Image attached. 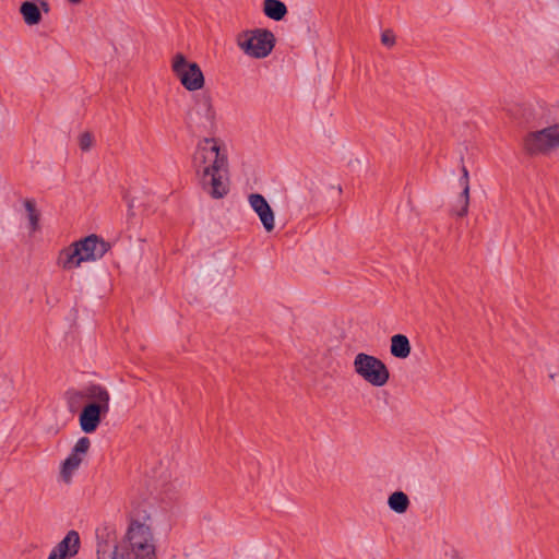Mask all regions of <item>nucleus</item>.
Masks as SVG:
<instances>
[{
    "instance_id": "nucleus-1",
    "label": "nucleus",
    "mask_w": 559,
    "mask_h": 559,
    "mask_svg": "<svg viewBox=\"0 0 559 559\" xmlns=\"http://www.w3.org/2000/svg\"><path fill=\"white\" fill-rule=\"evenodd\" d=\"M192 166L200 186L213 199L228 193V158L225 152H221L216 138H203L198 142Z\"/></svg>"
},
{
    "instance_id": "nucleus-2",
    "label": "nucleus",
    "mask_w": 559,
    "mask_h": 559,
    "mask_svg": "<svg viewBox=\"0 0 559 559\" xmlns=\"http://www.w3.org/2000/svg\"><path fill=\"white\" fill-rule=\"evenodd\" d=\"M120 559H156L152 528L145 522L131 519L121 540Z\"/></svg>"
},
{
    "instance_id": "nucleus-3",
    "label": "nucleus",
    "mask_w": 559,
    "mask_h": 559,
    "mask_svg": "<svg viewBox=\"0 0 559 559\" xmlns=\"http://www.w3.org/2000/svg\"><path fill=\"white\" fill-rule=\"evenodd\" d=\"M109 248L108 242L96 235H90L62 249L59 252L57 264L63 270H72L79 267L82 262L102 259Z\"/></svg>"
},
{
    "instance_id": "nucleus-4",
    "label": "nucleus",
    "mask_w": 559,
    "mask_h": 559,
    "mask_svg": "<svg viewBox=\"0 0 559 559\" xmlns=\"http://www.w3.org/2000/svg\"><path fill=\"white\" fill-rule=\"evenodd\" d=\"M186 123L194 134L213 135L216 132V111L209 93L198 94L193 98V105L187 112Z\"/></svg>"
},
{
    "instance_id": "nucleus-5",
    "label": "nucleus",
    "mask_w": 559,
    "mask_h": 559,
    "mask_svg": "<svg viewBox=\"0 0 559 559\" xmlns=\"http://www.w3.org/2000/svg\"><path fill=\"white\" fill-rule=\"evenodd\" d=\"M88 400L80 414V427L85 433H92L98 428L102 418L109 413L110 395L106 388L99 384H92L88 391Z\"/></svg>"
},
{
    "instance_id": "nucleus-6",
    "label": "nucleus",
    "mask_w": 559,
    "mask_h": 559,
    "mask_svg": "<svg viewBox=\"0 0 559 559\" xmlns=\"http://www.w3.org/2000/svg\"><path fill=\"white\" fill-rule=\"evenodd\" d=\"M353 368L356 374L376 388L385 385L390 380L389 368L373 355L358 353L354 358Z\"/></svg>"
},
{
    "instance_id": "nucleus-7",
    "label": "nucleus",
    "mask_w": 559,
    "mask_h": 559,
    "mask_svg": "<svg viewBox=\"0 0 559 559\" xmlns=\"http://www.w3.org/2000/svg\"><path fill=\"white\" fill-rule=\"evenodd\" d=\"M237 44L246 55L261 59L271 53L275 45V37L271 31L258 28L239 34Z\"/></svg>"
},
{
    "instance_id": "nucleus-8",
    "label": "nucleus",
    "mask_w": 559,
    "mask_h": 559,
    "mask_svg": "<svg viewBox=\"0 0 559 559\" xmlns=\"http://www.w3.org/2000/svg\"><path fill=\"white\" fill-rule=\"evenodd\" d=\"M171 70L182 86L190 92L203 88L205 80L200 66L190 62L182 53H176L173 58Z\"/></svg>"
},
{
    "instance_id": "nucleus-9",
    "label": "nucleus",
    "mask_w": 559,
    "mask_h": 559,
    "mask_svg": "<svg viewBox=\"0 0 559 559\" xmlns=\"http://www.w3.org/2000/svg\"><path fill=\"white\" fill-rule=\"evenodd\" d=\"M524 148L531 155L559 148V124L528 133L524 139Z\"/></svg>"
},
{
    "instance_id": "nucleus-10",
    "label": "nucleus",
    "mask_w": 559,
    "mask_h": 559,
    "mask_svg": "<svg viewBox=\"0 0 559 559\" xmlns=\"http://www.w3.org/2000/svg\"><path fill=\"white\" fill-rule=\"evenodd\" d=\"M91 447V440L87 437L80 438L73 447L69 456L63 461L60 469V477L69 484L73 474L79 469L83 459L87 454Z\"/></svg>"
},
{
    "instance_id": "nucleus-11",
    "label": "nucleus",
    "mask_w": 559,
    "mask_h": 559,
    "mask_svg": "<svg viewBox=\"0 0 559 559\" xmlns=\"http://www.w3.org/2000/svg\"><path fill=\"white\" fill-rule=\"evenodd\" d=\"M96 538L97 559H120L121 543L115 528L105 526L97 530Z\"/></svg>"
},
{
    "instance_id": "nucleus-12",
    "label": "nucleus",
    "mask_w": 559,
    "mask_h": 559,
    "mask_svg": "<svg viewBox=\"0 0 559 559\" xmlns=\"http://www.w3.org/2000/svg\"><path fill=\"white\" fill-rule=\"evenodd\" d=\"M252 210L258 214L264 229L270 233L274 229V212L265 198L260 193H252L248 198Z\"/></svg>"
},
{
    "instance_id": "nucleus-13",
    "label": "nucleus",
    "mask_w": 559,
    "mask_h": 559,
    "mask_svg": "<svg viewBox=\"0 0 559 559\" xmlns=\"http://www.w3.org/2000/svg\"><path fill=\"white\" fill-rule=\"evenodd\" d=\"M462 176L459 179V182L462 187V192L457 197L455 205L452 207L451 213L456 215L457 217H464L468 214L469 206V174L467 168L462 166Z\"/></svg>"
},
{
    "instance_id": "nucleus-14",
    "label": "nucleus",
    "mask_w": 559,
    "mask_h": 559,
    "mask_svg": "<svg viewBox=\"0 0 559 559\" xmlns=\"http://www.w3.org/2000/svg\"><path fill=\"white\" fill-rule=\"evenodd\" d=\"M81 546L80 535L76 531H69L67 535L60 540L53 549L60 554L61 557L71 558L74 557Z\"/></svg>"
},
{
    "instance_id": "nucleus-15",
    "label": "nucleus",
    "mask_w": 559,
    "mask_h": 559,
    "mask_svg": "<svg viewBox=\"0 0 559 559\" xmlns=\"http://www.w3.org/2000/svg\"><path fill=\"white\" fill-rule=\"evenodd\" d=\"M92 389V384L84 388L83 390L71 389L66 392V401L68 409L71 413H76L82 408L85 400H88V391Z\"/></svg>"
},
{
    "instance_id": "nucleus-16",
    "label": "nucleus",
    "mask_w": 559,
    "mask_h": 559,
    "mask_svg": "<svg viewBox=\"0 0 559 559\" xmlns=\"http://www.w3.org/2000/svg\"><path fill=\"white\" fill-rule=\"evenodd\" d=\"M411 343L404 334H395L391 337L390 353L393 357L405 359L411 354Z\"/></svg>"
},
{
    "instance_id": "nucleus-17",
    "label": "nucleus",
    "mask_w": 559,
    "mask_h": 559,
    "mask_svg": "<svg viewBox=\"0 0 559 559\" xmlns=\"http://www.w3.org/2000/svg\"><path fill=\"white\" fill-rule=\"evenodd\" d=\"M20 13L27 25H36L41 21V12L36 1H24L20 7Z\"/></svg>"
},
{
    "instance_id": "nucleus-18",
    "label": "nucleus",
    "mask_w": 559,
    "mask_h": 559,
    "mask_svg": "<svg viewBox=\"0 0 559 559\" xmlns=\"http://www.w3.org/2000/svg\"><path fill=\"white\" fill-rule=\"evenodd\" d=\"M263 12L269 19L281 21L287 14V7L280 0H264Z\"/></svg>"
},
{
    "instance_id": "nucleus-19",
    "label": "nucleus",
    "mask_w": 559,
    "mask_h": 559,
    "mask_svg": "<svg viewBox=\"0 0 559 559\" xmlns=\"http://www.w3.org/2000/svg\"><path fill=\"white\" fill-rule=\"evenodd\" d=\"M27 219H28V228L31 233H36L39 230L40 225V212L37 209L36 201L34 199H25L23 201Z\"/></svg>"
},
{
    "instance_id": "nucleus-20",
    "label": "nucleus",
    "mask_w": 559,
    "mask_h": 559,
    "mask_svg": "<svg viewBox=\"0 0 559 559\" xmlns=\"http://www.w3.org/2000/svg\"><path fill=\"white\" fill-rule=\"evenodd\" d=\"M388 504L391 510L401 514L407 511L409 507V499L405 492L395 491L389 497Z\"/></svg>"
},
{
    "instance_id": "nucleus-21",
    "label": "nucleus",
    "mask_w": 559,
    "mask_h": 559,
    "mask_svg": "<svg viewBox=\"0 0 559 559\" xmlns=\"http://www.w3.org/2000/svg\"><path fill=\"white\" fill-rule=\"evenodd\" d=\"M94 144V138L91 132H84L80 135L79 145L82 151H88Z\"/></svg>"
},
{
    "instance_id": "nucleus-22",
    "label": "nucleus",
    "mask_w": 559,
    "mask_h": 559,
    "mask_svg": "<svg viewBox=\"0 0 559 559\" xmlns=\"http://www.w3.org/2000/svg\"><path fill=\"white\" fill-rule=\"evenodd\" d=\"M381 43L386 47H393L395 45V35L391 29H385L381 34Z\"/></svg>"
},
{
    "instance_id": "nucleus-23",
    "label": "nucleus",
    "mask_w": 559,
    "mask_h": 559,
    "mask_svg": "<svg viewBox=\"0 0 559 559\" xmlns=\"http://www.w3.org/2000/svg\"><path fill=\"white\" fill-rule=\"evenodd\" d=\"M37 5L39 7V11H44L45 13H48L50 10V5L47 0H35Z\"/></svg>"
},
{
    "instance_id": "nucleus-24",
    "label": "nucleus",
    "mask_w": 559,
    "mask_h": 559,
    "mask_svg": "<svg viewBox=\"0 0 559 559\" xmlns=\"http://www.w3.org/2000/svg\"><path fill=\"white\" fill-rule=\"evenodd\" d=\"M48 559H66V558L61 557L59 552H57L55 549H52L48 556Z\"/></svg>"
},
{
    "instance_id": "nucleus-25",
    "label": "nucleus",
    "mask_w": 559,
    "mask_h": 559,
    "mask_svg": "<svg viewBox=\"0 0 559 559\" xmlns=\"http://www.w3.org/2000/svg\"><path fill=\"white\" fill-rule=\"evenodd\" d=\"M69 2H71V3H79V2H81V0H69Z\"/></svg>"
}]
</instances>
